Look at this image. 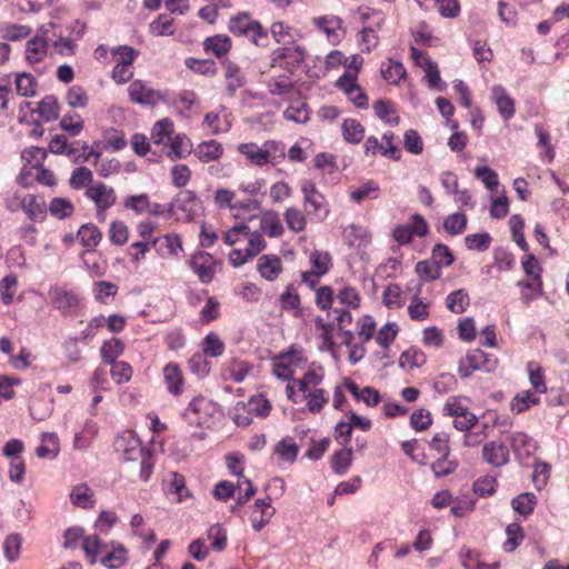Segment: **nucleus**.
Segmentation results:
<instances>
[{"label":"nucleus","mask_w":569,"mask_h":569,"mask_svg":"<svg viewBox=\"0 0 569 569\" xmlns=\"http://www.w3.org/2000/svg\"><path fill=\"white\" fill-rule=\"evenodd\" d=\"M82 548L91 565L99 561L108 569H118L128 561V550L119 542H103L97 535L87 536Z\"/></svg>","instance_id":"obj_1"},{"label":"nucleus","mask_w":569,"mask_h":569,"mask_svg":"<svg viewBox=\"0 0 569 569\" xmlns=\"http://www.w3.org/2000/svg\"><path fill=\"white\" fill-rule=\"evenodd\" d=\"M308 362L306 351L298 345L290 346L272 358V373L282 381L295 380L296 370Z\"/></svg>","instance_id":"obj_2"},{"label":"nucleus","mask_w":569,"mask_h":569,"mask_svg":"<svg viewBox=\"0 0 569 569\" xmlns=\"http://www.w3.org/2000/svg\"><path fill=\"white\" fill-rule=\"evenodd\" d=\"M229 30L236 36H243L256 46H267L268 36L258 21L251 20L247 13H239L229 21Z\"/></svg>","instance_id":"obj_3"},{"label":"nucleus","mask_w":569,"mask_h":569,"mask_svg":"<svg viewBox=\"0 0 569 569\" xmlns=\"http://www.w3.org/2000/svg\"><path fill=\"white\" fill-rule=\"evenodd\" d=\"M51 152L57 154H66L73 162H90L97 163L100 156L101 150L96 149L94 146L99 147V144H79V147H73V144H48Z\"/></svg>","instance_id":"obj_4"},{"label":"nucleus","mask_w":569,"mask_h":569,"mask_svg":"<svg viewBox=\"0 0 569 569\" xmlns=\"http://www.w3.org/2000/svg\"><path fill=\"white\" fill-rule=\"evenodd\" d=\"M443 412L455 418L453 427L459 431H468L478 421L477 416L461 403L459 397L450 398L445 405Z\"/></svg>","instance_id":"obj_5"},{"label":"nucleus","mask_w":569,"mask_h":569,"mask_svg":"<svg viewBox=\"0 0 569 569\" xmlns=\"http://www.w3.org/2000/svg\"><path fill=\"white\" fill-rule=\"evenodd\" d=\"M301 192L303 193L305 207L308 214H313L320 220L327 218L329 213L328 204L316 184L309 180L303 181Z\"/></svg>","instance_id":"obj_6"},{"label":"nucleus","mask_w":569,"mask_h":569,"mask_svg":"<svg viewBox=\"0 0 569 569\" xmlns=\"http://www.w3.org/2000/svg\"><path fill=\"white\" fill-rule=\"evenodd\" d=\"M214 411L212 401L204 397H196L184 410V418L190 425L202 427L207 425L209 416Z\"/></svg>","instance_id":"obj_7"},{"label":"nucleus","mask_w":569,"mask_h":569,"mask_svg":"<svg viewBox=\"0 0 569 569\" xmlns=\"http://www.w3.org/2000/svg\"><path fill=\"white\" fill-rule=\"evenodd\" d=\"M114 449L126 461L137 460L147 451L141 447L138 436L131 430H127L116 438Z\"/></svg>","instance_id":"obj_8"},{"label":"nucleus","mask_w":569,"mask_h":569,"mask_svg":"<svg viewBox=\"0 0 569 569\" xmlns=\"http://www.w3.org/2000/svg\"><path fill=\"white\" fill-rule=\"evenodd\" d=\"M84 196L94 203L99 212L108 210L117 201L114 189L101 181L94 182L87 188Z\"/></svg>","instance_id":"obj_9"},{"label":"nucleus","mask_w":569,"mask_h":569,"mask_svg":"<svg viewBox=\"0 0 569 569\" xmlns=\"http://www.w3.org/2000/svg\"><path fill=\"white\" fill-rule=\"evenodd\" d=\"M336 86L343 91L349 100L358 108H366L368 106V97L357 83L355 71H345L337 80Z\"/></svg>","instance_id":"obj_10"},{"label":"nucleus","mask_w":569,"mask_h":569,"mask_svg":"<svg viewBox=\"0 0 569 569\" xmlns=\"http://www.w3.org/2000/svg\"><path fill=\"white\" fill-rule=\"evenodd\" d=\"M130 99L139 104L154 107L163 100V94L148 86L142 80H134L128 87Z\"/></svg>","instance_id":"obj_11"},{"label":"nucleus","mask_w":569,"mask_h":569,"mask_svg":"<svg viewBox=\"0 0 569 569\" xmlns=\"http://www.w3.org/2000/svg\"><path fill=\"white\" fill-rule=\"evenodd\" d=\"M190 268L197 274L201 283H210L216 274V261L204 251L196 252L190 260Z\"/></svg>","instance_id":"obj_12"},{"label":"nucleus","mask_w":569,"mask_h":569,"mask_svg":"<svg viewBox=\"0 0 569 569\" xmlns=\"http://www.w3.org/2000/svg\"><path fill=\"white\" fill-rule=\"evenodd\" d=\"M311 22L318 30L326 34L328 41L332 44L339 43L345 36L342 20L337 16L327 14L315 17Z\"/></svg>","instance_id":"obj_13"},{"label":"nucleus","mask_w":569,"mask_h":569,"mask_svg":"<svg viewBox=\"0 0 569 569\" xmlns=\"http://www.w3.org/2000/svg\"><path fill=\"white\" fill-rule=\"evenodd\" d=\"M510 451L501 441H489L482 447V459L495 468H501L509 462Z\"/></svg>","instance_id":"obj_14"},{"label":"nucleus","mask_w":569,"mask_h":569,"mask_svg":"<svg viewBox=\"0 0 569 569\" xmlns=\"http://www.w3.org/2000/svg\"><path fill=\"white\" fill-rule=\"evenodd\" d=\"M508 440L516 458L522 463L537 450L536 442L525 432L518 431L509 435Z\"/></svg>","instance_id":"obj_15"},{"label":"nucleus","mask_w":569,"mask_h":569,"mask_svg":"<svg viewBox=\"0 0 569 569\" xmlns=\"http://www.w3.org/2000/svg\"><path fill=\"white\" fill-rule=\"evenodd\" d=\"M276 510L271 506L269 497L263 499H257L253 503L251 513V525L254 531H260L273 517Z\"/></svg>","instance_id":"obj_16"},{"label":"nucleus","mask_w":569,"mask_h":569,"mask_svg":"<svg viewBox=\"0 0 569 569\" xmlns=\"http://www.w3.org/2000/svg\"><path fill=\"white\" fill-rule=\"evenodd\" d=\"M323 377V368L312 362L302 378L295 379L292 382L297 385L299 392H307L312 389H318Z\"/></svg>","instance_id":"obj_17"},{"label":"nucleus","mask_w":569,"mask_h":569,"mask_svg":"<svg viewBox=\"0 0 569 569\" xmlns=\"http://www.w3.org/2000/svg\"><path fill=\"white\" fill-rule=\"evenodd\" d=\"M49 296L52 306L62 315L69 313L79 302L77 296L72 291H67L60 288H51L49 290Z\"/></svg>","instance_id":"obj_18"},{"label":"nucleus","mask_w":569,"mask_h":569,"mask_svg":"<svg viewBox=\"0 0 569 569\" xmlns=\"http://www.w3.org/2000/svg\"><path fill=\"white\" fill-rule=\"evenodd\" d=\"M491 99L496 103L500 116L505 120H509L515 114V101L507 93L506 89L499 84L493 86L491 89Z\"/></svg>","instance_id":"obj_19"},{"label":"nucleus","mask_w":569,"mask_h":569,"mask_svg":"<svg viewBox=\"0 0 569 569\" xmlns=\"http://www.w3.org/2000/svg\"><path fill=\"white\" fill-rule=\"evenodd\" d=\"M21 210L26 212L31 221L43 220L47 214V204L42 197L27 194L22 197Z\"/></svg>","instance_id":"obj_20"},{"label":"nucleus","mask_w":569,"mask_h":569,"mask_svg":"<svg viewBox=\"0 0 569 569\" xmlns=\"http://www.w3.org/2000/svg\"><path fill=\"white\" fill-rule=\"evenodd\" d=\"M257 268L262 278L273 281L282 271V262L278 256L263 254L259 258Z\"/></svg>","instance_id":"obj_21"},{"label":"nucleus","mask_w":569,"mask_h":569,"mask_svg":"<svg viewBox=\"0 0 569 569\" xmlns=\"http://www.w3.org/2000/svg\"><path fill=\"white\" fill-rule=\"evenodd\" d=\"M40 446L36 450V455L40 459L52 460L60 452V442L58 435L54 432H42L40 436Z\"/></svg>","instance_id":"obj_22"},{"label":"nucleus","mask_w":569,"mask_h":569,"mask_svg":"<svg viewBox=\"0 0 569 569\" xmlns=\"http://www.w3.org/2000/svg\"><path fill=\"white\" fill-rule=\"evenodd\" d=\"M223 67L227 90L230 96H234L236 91L246 83L244 73L236 62L230 60H226Z\"/></svg>","instance_id":"obj_23"},{"label":"nucleus","mask_w":569,"mask_h":569,"mask_svg":"<svg viewBox=\"0 0 569 569\" xmlns=\"http://www.w3.org/2000/svg\"><path fill=\"white\" fill-rule=\"evenodd\" d=\"M239 150L257 166L274 163L276 160V156L269 149L262 148L259 144H239Z\"/></svg>","instance_id":"obj_24"},{"label":"nucleus","mask_w":569,"mask_h":569,"mask_svg":"<svg viewBox=\"0 0 569 569\" xmlns=\"http://www.w3.org/2000/svg\"><path fill=\"white\" fill-rule=\"evenodd\" d=\"M163 379L167 385V390L173 396H179L182 392L183 376L180 367L177 363L169 362L164 366Z\"/></svg>","instance_id":"obj_25"},{"label":"nucleus","mask_w":569,"mask_h":569,"mask_svg":"<svg viewBox=\"0 0 569 569\" xmlns=\"http://www.w3.org/2000/svg\"><path fill=\"white\" fill-rule=\"evenodd\" d=\"M306 57V50L299 46H288L280 48L277 51L276 60H279L281 64H286L288 69H293L300 66Z\"/></svg>","instance_id":"obj_26"},{"label":"nucleus","mask_w":569,"mask_h":569,"mask_svg":"<svg viewBox=\"0 0 569 569\" xmlns=\"http://www.w3.org/2000/svg\"><path fill=\"white\" fill-rule=\"evenodd\" d=\"M467 363H469L472 369L492 372L498 366V360L480 349H475L467 353Z\"/></svg>","instance_id":"obj_27"},{"label":"nucleus","mask_w":569,"mask_h":569,"mask_svg":"<svg viewBox=\"0 0 569 569\" xmlns=\"http://www.w3.org/2000/svg\"><path fill=\"white\" fill-rule=\"evenodd\" d=\"M301 393L302 400L306 401V406L311 413L320 412L329 402V393L322 388L312 389Z\"/></svg>","instance_id":"obj_28"},{"label":"nucleus","mask_w":569,"mask_h":569,"mask_svg":"<svg viewBox=\"0 0 569 569\" xmlns=\"http://www.w3.org/2000/svg\"><path fill=\"white\" fill-rule=\"evenodd\" d=\"M345 239L350 247L367 246L370 242L371 236L367 228L350 224L345 229Z\"/></svg>","instance_id":"obj_29"},{"label":"nucleus","mask_w":569,"mask_h":569,"mask_svg":"<svg viewBox=\"0 0 569 569\" xmlns=\"http://www.w3.org/2000/svg\"><path fill=\"white\" fill-rule=\"evenodd\" d=\"M70 500L77 507L83 509L92 508L94 505L93 491L87 483H79L72 488Z\"/></svg>","instance_id":"obj_30"},{"label":"nucleus","mask_w":569,"mask_h":569,"mask_svg":"<svg viewBox=\"0 0 569 569\" xmlns=\"http://www.w3.org/2000/svg\"><path fill=\"white\" fill-rule=\"evenodd\" d=\"M538 392L532 390H525L517 393L511 401V410L516 413H521L529 408L537 406L540 402Z\"/></svg>","instance_id":"obj_31"},{"label":"nucleus","mask_w":569,"mask_h":569,"mask_svg":"<svg viewBox=\"0 0 569 569\" xmlns=\"http://www.w3.org/2000/svg\"><path fill=\"white\" fill-rule=\"evenodd\" d=\"M77 237L83 247L93 249L100 243L102 233L93 223H84L79 228Z\"/></svg>","instance_id":"obj_32"},{"label":"nucleus","mask_w":569,"mask_h":569,"mask_svg":"<svg viewBox=\"0 0 569 569\" xmlns=\"http://www.w3.org/2000/svg\"><path fill=\"white\" fill-rule=\"evenodd\" d=\"M353 458L352 448L342 447L331 457V468L337 475H345L351 466Z\"/></svg>","instance_id":"obj_33"},{"label":"nucleus","mask_w":569,"mask_h":569,"mask_svg":"<svg viewBox=\"0 0 569 569\" xmlns=\"http://www.w3.org/2000/svg\"><path fill=\"white\" fill-rule=\"evenodd\" d=\"M204 50L212 52L217 57H222L229 52L231 48V40L228 36L217 34L209 37L203 42Z\"/></svg>","instance_id":"obj_34"},{"label":"nucleus","mask_w":569,"mask_h":569,"mask_svg":"<svg viewBox=\"0 0 569 569\" xmlns=\"http://www.w3.org/2000/svg\"><path fill=\"white\" fill-rule=\"evenodd\" d=\"M537 505V497L532 492H523L515 497L511 501L512 509L521 516H529L533 512Z\"/></svg>","instance_id":"obj_35"},{"label":"nucleus","mask_w":569,"mask_h":569,"mask_svg":"<svg viewBox=\"0 0 569 569\" xmlns=\"http://www.w3.org/2000/svg\"><path fill=\"white\" fill-rule=\"evenodd\" d=\"M517 286L520 288V299L527 307L542 293V281L520 280Z\"/></svg>","instance_id":"obj_36"},{"label":"nucleus","mask_w":569,"mask_h":569,"mask_svg":"<svg viewBox=\"0 0 569 569\" xmlns=\"http://www.w3.org/2000/svg\"><path fill=\"white\" fill-rule=\"evenodd\" d=\"M34 111H37L47 122L56 120L59 116V103L57 98L51 94L46 96L40 102H38Z\"/></svg>","instance_id":"obj_37"},{"label":"nucleus","mask_w":569,"mask_h":569,"mask_svg":"<svg viewBox=\"0 0 569 569\" xmlns=\"http://www.w3.org/2000/svg\"><path fill=\"white\" fill-rule=\"evenodd\" d=\"M192 153L201 162L208 163L219 160L223 153L222 144H196Z\"/></svg>","instance_id":"obj_38"},{"label":"nucleus","mask_w":569,"mask_h":569,"mask_svg":"<svg viewBox=\"0 0 569 569\" xmlns=\"http://www.w3.org/2000/svg\"><path fill=\"white\" fill-rule=\"evenodd\" d=\"M527 371L529 376L530 385L533 391L538 393L547 392V383L545 380V373L542 367L536 361H529L527 363Z\"/></svg>","instance_id":"obj_39"},{"label":"nucleus","mask_w":569,"mask_h":569,"mask_svg":"<svg viewBox=\"0 0 569 569\" xmlns=\"http://www.w3.org/2000/svg\"><path fill=\"white\" fill-rule=\"evenodd\" d=\"M373 110L376 116L389 124H397L399 116L395 108V104L388 100H378L373 103Z\"/></svg>","instance_id":"obj_40"},{"label":"nucleus","mask_w":569,"mask_h":569,"mask_svg":"<svg viewBox=\"0 0 569 569\" xmlns=\"http://www.w3.org/2000/svg\"><path fill=\"white\" fill-rule=\"evenodd\" d=\"M70 187L74 190L86 189L93 184V173L87 167H78L72 171L69 180Z\"/></svg>","instance_id":"obj_41"},{"label":"nucleus","mask_w":569,"mask_h":569,"mask_svg":"<svg viewBox=\"0 0 569 569\" xmlns=\"http://www.w3.org/2000/svg\"><path fill=\"white\" fill-rule=\"evenodd\" d=\"M46 51L47 41L41 37H36L27 42L26 57L30 63L41 61Z\"/></svg>","instance_id":"obj_42"},{"label":"nucleus","mask_w":569,"mask_h":569,"mask_svg":"<svg viewBox=\"0 0 569 569\" xmlns=\"http://www.w3.org/2000/svg\"><path fill=\"white\" fill-rule=\"evenodd\" d=\"M48 210L57 219H66L73 214L74 207L70 200L58 197L50 201Z\"/></svg>","instance_id":"obj_43"},{"label":"nucleus","mask_w":569,"mask_h":569,"mask_svg":"<svg viewBox=\"0 0 569 569\" xmlns=\"http://www.w3.org/2000/svg\"><path fill=\"white\" fill-rule=\"evenodd\" d=\"M172 133L173 122L168 118H163L154 123L151 131V140L152 142H164L166 140L170 142Z\"/></svg>","instance_id":"obj_44"},{"label":"nucleus","mask_w":569,"mask_h":569,"mask_svg":"<svg viewBox=\"0 0 569 569\" xmlns=\"http://www.w3.org/2000/svg\"><path fill=\"white\" fill-rule=\"evenodd\" d=\"M309 261L312 266V271L318 274L325 276L332 266L331 256L327 251L315 250L310 253Z\"/></svg>","instance_id":"obj_45"},{"label":"nucleus","mask_w":569,"mask_h":569,"mask_svg":"<svg viewBox=\"0 0 569 569\" xmlns=\"http://www.w3.org/2000/svg\"><path fill=\"white\" fill-rule=\"evenodd\" d=\"M469 303H470L469 296L462 289L451 292L450 295H448L447 300H446L447 308L457 315L462 313L466 310V308L469 306Z\"/></svg>","instance_id":"obj_46"},{"label":"nucleus","mask_w":569,"mask_h":569,"mask_svg":"<svg viewBox=\"0 0 569 569\" xmlns=\"http://www.w3.org/2000/svg\"><path fill=\"white\" fill-rule=\"evenodd\" d=\"M298 451V446L292 438L282 439L274 447V453L289 463H292L297 459Z\"/></svg>","instance_id":"obj_47"},{"label":"nucleus","mask_w":569,"mask_h":569,"mask_svg":"<svg viewBox=\"0 0 569 569\" xmlns=\"http://www.w3.org/2000/svg\"><path fill=\"white\" fill-rule=\"evenodd\" d=\"M507 540L503 542V550L512 552L522 542L525 536L519 523L513 522L506 528Z\"/></svg>","instance_id":"obj_48"},{"label":"nucleus","mask_w":569,"mask_h":569,"mask_svg":"<svg viewBox=\"0 0 569 569\" xmlns=\"http://www.w3.org/2000/svg\"><path fill=\"white\" fill-rule=\"evenodd\" d=\"M22 160L32 168H41L46 158L47 150L39 146H31L21 152Z\"/></svg>","instance_id":"obj_49"},{"label":"nucleus","mask_w":569,"mask_h":569,"mask_svg":"<svg viewBox=\"0 0 569 569\" xmlns=\"http://www.w3.org/2000/svg\"><path fill=\"white\" fill-rule=\"evenodd\" d=\"M379 186L375 181L369 180L359 188L352 190L350 193V198L355 202L360 203L362 200L367 198L377 199L379 197Z\"/></svg>","instance_id":"obj_50"},{"label":"nucleus","mask_w":569,"mask_h":569,"mask_svg":"<svg viewBox=\"0 0 569 569\" xmlns=\"http://www.w3.org/2000/svg\"><path fill=\"white\" fill-rule=\"evenodd\" d=\"M467 227V217L462 212H455L443 221V229L451 236L462 233Z\"/></svg>","instance_id":"obj_51"},{"label":"nucleus","mask_w":569,"mask_h":569,"mask_svg":"<svg viewBox=\"0 0 569 569\" xmlns=\"http://www.w3.org/2000/svg\"><path fill=\"white\" fill-rule=\"evenodd\" d=\"M415 270L423 281H432L441 277V269L431 259L417 262Z\"/></svg>","instance_id":"obj_52"},{"label":"nucleus","mask_w":569,"mask_h":569,"mask_svg":"<svg viewBox=\"0 0 569 569\" xmlns=\"http://www.w3.org/2000/svg\"><path fill=\"white\" fill-rule=\"evenodd\" d=\"M431 260L441 269L442 267H449L455 261V256L448 246L438 243L431 251Z\"/></svg>","instance_id":"obj_53"},{"label":"nucleus","mask_w":569,"mask_h":569,"mask_svg":"<svg viewBox=\"0 0 569 569\" xmlns=\"http://www.w3.org/2000/svg\"><path fill=\"white\" fill-rule=\"evenodd\" d=\"M343 137L347 142H361L365 131L361 123L355 119H347L342 123Z\"/></svg>","instance_id":"obj_54"},{"label":"nucleus","mask_w":569,"mask_h":569,"mask_svg":"<svg viewBox=\"0 0 569 569\" xmlns=\"http://www.w3.org/2000/svg\"><path fill=\"white\" fill-rule=\"evenodd\" d=\"M246 405L249 407V410L253 415H256L257 417H260V418L268 417L271 411V408H272L271 403L267 399V397L261 393L252 396L249 399L248 403H246Z\"/></svg>","instance_id":"obj_55"},{"label":"nucleus","mask_w":569,"mask_h":569,"mask_svg":"<svg viewBox=\"0 0 569 569\" xmlns=\"http://www.w3.org/2000/svg\"><path fill=\"white\" fill-rule=\"evenodd\" d=\"M202 351L204 356L219 357L224 351V343L214 332L206 336L202 342Z\"/></svg>","instance_id":"obj_56"},{"label":"nucleus","mask_w":569,"mask_h":569,"mask_svg":"<svg viewBox=\"0 0 569 569\" xmlns=\"http://www.w3.org/2000/svg\"><path fill=\"white\" fill-rule=\"evenodd\" d=\"M101 358L104 362L111 363L123 352V343L119 339L104 341L101 347Z\"/></svg>","instance_id":"obj_57"},{"label":"nucleus","mask_w":569,"mask_h":569,"mask_svg":"<svg viewBox=\"0 0 569 569\" xmlns=\"http://www.w3.org/2000/svg\"><path fill=\"white\" fill-rule=\"evenodd\" d=\"M377 153L392 160H399L401 157V149L399 148V144H366L367 156H375Z\"/></svg>","instance_id":"obj_58"},{"label":"nucleus","mask_w":569,"mask_h":569,"mask_svg":"<svg viewBox=\"0 0 569 569\" xmlns=\"http://www.w3.org/2000/svg\"><path fill=\"white\" fill-rule=\"evenodd\" d=\"M37 81L30 73H20L16 77V90L20 96L32 97L36 94Z\"/></svg>","instance_id":"obj_59"},{"label":"nucleus","mask_w":569,"mask_h":569,"mask_svg":"<svg viewBox=\"0 0 569 569\" xmlns=\"http://www.w3.org/2000/svg\"><path fill=\"white\" fill-rule=\"evenodd\" d=\"M313 161L315 167L325 173L333 174L339 171L337 157L331 153L320 152L315 157Z\"/></svg>","instance_id":"obj_60"},{"label":"nucleus","mask_w":569,"mask_h":569,"mask_svg":"<svg viewBox=\"0 0 569 569\" xmlns=\"http://www.w3.org/2000/svg\"><path fill=\"white\" fill-rule=\"evenodd\" d=\"M491 240L488 232H481L466 236L465 243L469 250L483 252L490 247Z\"/></svg>","instance_id":"obj_61"},{"label":"nucleus","mask_w":569,"mask_h":569,"mask_svg":"<svg viewBox=\"0 0 569 569\" xmlns=\"http://www.w3.org/2000/svg\"><path fill=\"white\" fill-rule=\"evenodd\" d=\"M21 537L17 533L9 535L3 542V552L8 561L13 562L20 556Z\"/></svg>","instance_id":"obj_62"},{"label":"nucleus","mask_w":569,"mask_h":569,"mask_svg":"<svg viewBox=\"0 0 569 569\" xmlns=\"http://www.w3.org/2000/svg\"><path fill=\"white\" fill-rule=\"evenodd\" d=\"M398 330H399V328H398L397 323H395V322L386 323L378 331V335L376 337L377 343L379 346H381L382 348H386V349L389 348V346L396 339Z\"/></svg>","instance_id":"obj_63"},{"label":"nucleus","mask_w":569,"mask_h":569,"mask_svg":"<svg viewBox=\"0 0 569 569\" xmlns=\"http://www.w3.org/2000/svg\"><path fill=\"white\" fill-rule=\"evenodd\" d=\"M460 559L466 569H488L487 563L480 560L477 551L462 549L460 551Z\"/></svg>","instance_id":"obj_64"}]
</instances>
